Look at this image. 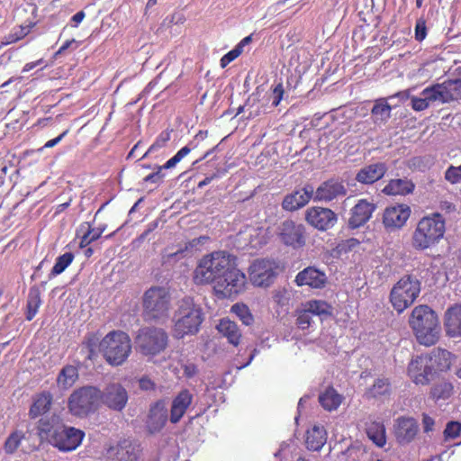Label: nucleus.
<instances>
[{
  "mask_svg": "<svg viewBox=\"0 0 461 461\" xmlns=\"http://www.w3.org/2000/svg\"><path fill=\"white\" fill-rule=\"evenodd\" d=\"M453 355L441 348L411 358L407 366V375L416 385H428L440 373L452 366Z\"/></svg>",
  "mask_w": 461,
  "mask_h": 461,
  "instance_id": "1",
  "label": "nucleus"
},
{
  "mask_svg": "<svg viewBox=\"0 0 461 461\" xmlns=\"http://www.w3.org/2000/svg\"><path fill=\"white\" fill-rule=\"evenodd\" d=\"M455 71L458 78L447 79L427 86L421 91L420 97L411 96V108L416 112H421L436 102L447 104L461 100V66Z\"/></svg>",
  "mask_w": 461,
  "mask_h": 461,
  "instance_id": "2",
  "label": "nucleus"
},
{
  "mask_svg": "<svg viewBox=\"0 0 461 461\" xmlns=\"http://www.w3.org/2000/svg\"><path fill=\"white\" fill-rule=\"evenodd\" d=\"M409 324L420 345L430 347L438 341L441 331L438 317L429 306H415L410 315Z\"/></svg>",
  "mask_w": 461,
  "mask_h": 461,
  "instance_id": "3",
  "label": "nucleus"
},
{
  "mask_svg": "<svg viewBox=\"0 0 461 461\" xmlns=\"http://www.w3.org/2000/svg\"><path fill=\"white\" fill-rule=\"evenodd\" d=\"M233 255L225 250H215L203 255L196 263L192 280L197 286L215 285L217 280L228 269Z\"/></svg>",
  "mask_w": 461,
  "mask_h": 461,
  "instance_id": "4",
  "label": "nucleus"
},
{
  "mask_svg": "<svg viewBox=\"0 0 461 461\" xmlns=\"http://www.w3.org/2000/svg\"><path fill=\"white\" fill-rule=\"evenodd\" d=\"M446 221L435 212L422 217L417 223L411 236V246L416 250H425L438 244L444 237Z\"/></svg>",
  "mask_w": 461,
  "mask_h": 461,
  "instance_id": "5",
  "label": "nucleus"
},
{
  "mask_svg": "<svg viewBox=\"0 0 461 461\" xmlns=\"http://www.w3.org/2000/svg\"><path fill=\"white\" fill-rule=\"evenodd\" d=\"M203 312L202 307L195 303L194 298L184 297L178 304L174 316V334L182 339L186 335L196 334L202 322Z\"/></svg>",
  "mask_w": 461,
  "mask_h": 461,
  "instance_id": "6",
  "label": "nucleus"
},
{
  "mask_svg": "<svg viewBox=\"0 0 461 461\" xmlns=\"http://www.w3.org/2000/svg\"><path fill=\"white\" fill-rule=\"evenodd\" d=\"M130 336L122 330H112L100 341L99 349L105 361L113 366L122 365L131 353Z\"/></svg>",
  "mask_w": 461,
  "mask_h": 461,
  "instance_id": "7",
  "label": "nucleus"
},
{
  "mask_svg": "<svg viewBox=\"0 0 461 461\" xmlns=\"http://www.w3.org/2000/svg\"><path fill=\"white\" fill-rule=\"evenodd\" d=\"M247 285L246 275L238 268L236 258L233 257L217 283L212 287L213 294L220 299L232 298L243 293Z\"/></svg>",
  "mask_w": 461,
  "mask_h": 461,
  "instance_id": "8",
  "label": "nucleus"
},
{
  "mask_svg": "<svg viewBox=\"0 0 461 461\" xmlns=\"http://www.w3.org/2000/svg\"><path fill=\"white\" fill-rule=\"evenodd\" d=\"M101 402V390L86 385L76 389L68 399L69 412L77 418H86L94 413Z\"/></svg>",
  "mask_w": 461,
  "mask_h": 461,
  "instance_id": "9",
  "label": "nucleus"
},
{
  "mask_svg": "<svg viewBox=\"0 0 461 461\" xmlns=\"http://www.w3.org/2000/svg\"><path fill=\"white\" fill-rule=\"evenodd\" d=\"M420 293V280L413 276L406 275L391 289L389 301L397 313L401 314L413 304Z\"/></svg>",
  "mask_w": 461,
  "mask_h": 461,
  "instance_id": "10",
  "label": "nucleus"
},
{
  "mask_svg": "<svg viewBox=\"0 0 461 461\" xmlns=\"http://www.w3.org/2000/svg\"><path fill=\"white\" fill-rule=\"evenodd\" d=\"M168 346L167 331L158 327H143L135 338L136 349L143 356L153 357L166 350Z\"/></svg>",
  "mask_w": 461,
  "mask_h": 461,
  "instance_id": "11",
  "label": "nucleus"
},
{
  "mask_svg": "<svg viewBox=\"0 0 461 461\" xmlns=\"http://www.w3.org/2000/svg\"><path fill=\"white\" fill-rule=\"evenodd\" d=\"M169 290L154 285L146 290L142 296L143 315L147 320H159L166 317L170 308Z\"/></svg>",
  "mask_w": 461,
  "mask_h": 461,
  "instance_id": "12",
  "label": "nucleus"
},
{
  "mask_svg": "<svg viewBox=\"0 0 461 461\" xmlns=\"http://www.w3.org/2000/svg\"><path fill=\"white\" fill-rule=\"evenodd\" d=\"M280 271L278 262L274 259H256L249 268L251 283L255 286L267 287L271 285Z\"/></svg>",
  "mask_w": 461,
  "mask_h": 461,
  "instance_id": "13",
  "label": "nucleus"
},
{
  "mask_svg": "<svg viewBox=\"0 0 461 461\" xmlns=\"http://www.w3.org/2000/svg\"><path fill=\"white\" fill-rule=\"evenodd\" d=\"M331 314V306L322 300H310L296 310V325L301 330H307L312 323V316H329Z\"/></svg>",
  "mask_w": 461,
  "mask_h": 461,
  "instance_id": "14",
  "label": "nucleus"
},
{
  "mask_svg": "<svg viewBox=\"0 0 461 461\" xmlns=\"http://www.w3.org/2000/svg\"><path fill=\"white\" fill-rule=\"evenodd\" d=\"M85 436L82 429L63 423L55 437L50 439V445L59 451L71 452L81 445Z\"/></svg>",
  "mask_w": 461,
  "mask_h": 461,
  "instance_id": "15",
  "label": "nucleus"
},
{
  "mask_svg": "<svg viewBox=\"0 0 461 461\" xmlns=\"http://www.w3.org/2000/svg\"><path fill=\"white\" fill-rule=\"evenodd\" d=\"M280 240L293 249L303 248L306 243L305 228L292 220H286L278 228Z\"/></svg>",
  "mask_w": 461,
  "mask_h": 461,
  "instance_id": "16",
  "label": "nucleus"
},
{
  "mask_svg": "<svg viewBox=\"0 0 461 461\" xmlns=\"http://www.w3.org/2000/svg\"><path fill=\"white\" fill-rule=\"evenodd\" d=\"M411 208L404 203L388 206L383 212L382 222L387 231L401 230L411 216Z\"/></svg>",
  "mask_w": 461,
  "mask_h": 461,
  "instance_id": "17",
  "label": "nucleus"
},
{
  "mask_svg": "<svg viewBox=\"0 0 461 461\" xmlns=\"http://www.w3.org/2000/svg\"><path fill=\"white\" fill-rule=\"evenodd\" d=\"M419 430L418 421L413 417L400 416L394 421V437L401 445H406L413 441Z\"/></svg>",
  "mask_w": 461,
  "mask_h": 461,
  "instance_id": "18",
  "label": "nucleus"
},
{
  "mask_svg": "<svg viewBox=\"0 0 461 461\" xmlns=\"http://www.w3.org/2000/svg\"><path fill=\"white\" fill-rule=\"evenodd\" d=\"M101 402L109 409L121 411L128 402V393L120 384H111L101 391Z\"/></svg>",
  "mask_w": 461,
  "mask_h": 461,
  "instance_id": "19",
  "label": "nucleus"
},
{
  "mask_svg": "<svg viewBox=\"0 0 461 461\" xmlns=\"http://www.w3.org/2000/svg\"><path fill=\"white\" fill-rule=\"evenodd\" d=\"M305 220L314 228L320 230H326L336 223L337 216L330 209L314 206L307 209Z\"/></svg>",
  "mask_w": 461,
  "mask_h": 461,
  "instance_id": "20",
  "label": "nucleus"
},
{
  "mask_svg": "<svg viewBox=\"0 0 461 461\" xmlns=\"http://www.w3.org/2000/svg\"><path fill=\"white\" fill-rule=\"evenodd\" d=\"M314 188L312 185H305L302 189L285 196L282 207L285 211L294 212L305 206L312 198Z\"/></svg>",
  "mask_w": 461,
  "mask_h": 461,
  "instance_id": "21",
  "label": "nucleus"
},
{
  "mask_svg": "<svg viewBox=\"0 0 461 461\" xmlns=\"http://www.w3.org/2000/svg\"><path fill=\"white\" fill-rule=\"evenodd\" d=\"M196 146L190 142L188 145L180 149L170 159H168L163 166H158L157 171L152 172L143 178L145 183L158 184L163 181L165 175L162 173L163 169H169L176 167L185 156H187L192 149Z\"/></svg>",
  "mask_w": 461,
  "mask_h": 461,
  "instance_id": "22",
  "label": "nucleus"
},
{
  "mask_svg": "<svg viewBox=\"0 0 461 461\" xmlns=\"http://www.w3.org/2000/svg\"><path fill=\"white\" fill-rule=\"evenodd\" d=\"M294 282L298 286L307 285L312 288L321 289L327 283V276L324 272L314 267H308L296 275Z\"/></svg>",
  "mask_w": 461,
  "mask_h": 461,
  "instance_id": "23",
  "label": "nucleus"
},
{
  "mask_svg": "<svg viewBox=\"0 0 461 461\" xmlns=\"http://www.w3.org/2000/svg\"><path fill=\"white\" fill-rule=\"evenodd\" d=\"M167 420V409L163 400L156 402L150 406L147 419V428L150 433L160 431Z\"/></svg>",
  "mask_w": 461,
  "mask_h": 461,
  "instance_id": "24",
  "label": "nucleus"
},
{
  "mask_svg": "<svg viewBox=\"0 0 461 461\" xmlns=\"http://www.w3.org/2000/svg\"><path fill=\"white\" fill-rule=\"evenodd\" d=\"M63 420L57 414L45 415L37 422L36 430L38 436L41 439L47 440L50 444V439L53 438L61 429Z\"/></svg>",
  "mask_w": 461,
  "mask_h": 461,
  "instance_id": "25",
  "label": "nucleus"
},
{
  "mask_svg": "<svg viewBox=\"0 0 461 461\" xmlns=\"http://www.w3.org/2000/svg\"><path fill=\"white\" fill-rule=\"evenodd\" d=\"M347 193L343 184L335 179H329L323 182L313 193L314 200L330 202Z\"/></svg>",
  "mask_w": 461,
  "mask_h": 461,
  "instance_id": "26",
  "label": "nucleus"
},
{
  "mask_svg": "<svg viewBox=\"0 0 461 461\" xmlns=\"http://www.w3.org/2000/svg\"><path fill=\"white\" fill-rule=\"evenodd\" d=\"M53 404V395L49 391H42L36 393L32 397V402L30 406L28 415L30 419L34 420L39 417L45 416L48 413Z\"/></svg>",
  "mask_w": 461,
  "mask_h": 461,
  "instance_id": "27",
  "label": "nucleus"
},
{
  "mask_svg": "<svg viewBox=\"0 0 461 461\" xmlns=\"http://www.w3.org/2000/svg\"><path fill=\"white\" fill-rule=\"evenodd\" d=\"M192 401L193 395L187 389H184L177 393L172 401L170 409L169 420L172 423L176 424L183 418Z\"/></svg>",
  "mask_w": 461,
  "mask_h": 461,
  "instance_id": "28",
  "label": "nucleus"
},
{
  "mask_svg": "<svg viewBox=\"0 0 461 461\" xmlns=\"http://www.w3.org/2000/svg\"><path fill=\"white\" fill-rule=\"evenodd\" d=\"M375 205L367 202L365 199L359 202L353 207L351 217L349 218V224L352 228H358L369 221Z\"/></svg>",
  "mask_w": 461,
  "mask_h": 461,
  "instance_id": "29",
  "label": "nucleus"
},
{
  "mask_svg": "<svg viewBox=\"0 0 461 461\" xmlns=\"http://www.w3.org/2000/svg\"><path fill=\"white\" fill-rule=\"evenodd\" d=\"M444 326L448 337H461V304H455L446 311Z\"/></svg>",
  "mask_w": 461,
  "mask_h": 461,
  "instance_id": "30",
  "label": "nucleus"
},
{
  "mask_svg": "<svg viewBox=\"0 0 461 461\" xmlns=\"http://www.w3.org/2000/svg\"><path fill=\"white\" fill-rule=\"evenodd\" d=\"M384 163H375L361 168L356 176V180L361 184L371 185L380 180L386 173Z\"/></svg>",
  "mask_w": 461,
  "mask_h": 461,
  "instance_id": "31",
  "label": "nucleus"
},
{
  "mask_svg": "<svg viewBox=\"0 0 461 461\" xmlns=\"http://www.w3.org/2000/svg\"><path fill=\"white\" fill-rule=\"evenodd\" d=\"M216 329L222 337L227 339L230 345L238 347L240 344L242 333L235 321L228 318L221 319Z\"/></svg>",
  "mask_w": 461,
  "mask_h": 461,
  "instance_id": "32",
  "label": "nucleus"
},
{
  "mask_svg": "<svg viewBox=\"0 0 461 461\" xmlns=\"http://www.w3.org/2000/svg\"><path fill=\"white\" fill-rule=\"evenodd\" d=\"M365 429L368 438L378 447L386 444L385 427L382 420L369 419L365 423Z\"/></svg>",
  "mask_w": 461,
  "mask_h": 461,
  "instance_id": "33",
  "label": "nucleus"
},
{
  "mask_svg": "<svg viewBox=\"0 0 461 461\" xmlns=\"http://www.w3.org/2000/svg\"><path fill=\"white\" fill-rule=\"evenodd\" d=\"M415 185L407 178L391 179L384 187L383 193L387 195H407L411 194Z\"/></svg>",
  "mask_w": 461,
  "mask_h": 461,
  "instance_id": "34",
  "label": "nucleus"
},
{
  "mask_svg": "<svg viewBox=\"0 0 461 461\" xmlns=\"http://www.w3.org/2000/svg\"><path fill=\"white\" fill-rule=\"evenodd\" d=\"M343 400L342 395L338 393V392L333 387H328L323 393L319 395V402L320 404L329 411L337 410L339 406L341 404Z\"/></svg>",
  "mask_w": 461,
  "mask_h": 461,
  "instance_id": "35",
  "label": "nucleus"
},
{
  "mask_svg": "<svg viewBox=\"0 0 461 461\" xmlns=\"http://www.w3.org/2000/svg\"><path fill=\"white\" fill-rule=\"evenodd\" d=\"M77 379V368L72 365H67L59 373L57 377V384L59 387L67 390L72 387Z\"/></svg>",
  "mask_w": 461,
  "mask_h": 461,
  "instance_id": "36",
  "label": "nucleus"
},
{
  "mask_svg": "<svg viewBox=\"0 0 461 461\" xmlns=\"http://www.w3.org/2000/svg\"><path fill=\"white\" fill-rule=\"evenodd\" d=\"M325 442L326 433L322 429L314 426L312 429L307 431L305 444L309 450H320Z\"/></svg>",
  "mask_w": 461,
  "mask_h": 461,
  "instance_id": "37",
  "label": "nucleus"
},
{
  "mask_svg": "<svg viewBox=\"0 0 461 461\" xmlns=\"http://www.w3.org/2000/svg\"><path fill=\"white\" fill-rule=\"evenodd\" d=\"M391 393V383L387 378L376 379L373 385L366 391L368 398H378L381 396L388 395Z\"/></svg>",
  "mask_w": 461,
  "mask_h": 461,
  "instance_id": "38",
  "label": "nucleus"
},
{
  "mask_svg": "<svg viewBox=\"0 0 461 461\" xmlns=\"http://www.w3.org/2000/svg\"><path fill=\"white\" fill-rule=\"evenodd\" d=\"M41 303V293L37 287H32L30 289L28 299H27V312L26 320L32 321L36 315L40 305Z\"/></svg>",
  "mask_w": 461,
  "mask_h": 461,
  "instance_id": "39",
  "label": "nucleus"
},
{
  "mask_svg": "<svg viewBox=\"0 0 461 461\" xmlns=\"http://www.w3.org/2000/svg\"><path fill=\"white\" fill-rule=\"evenodd\" d=\"M391 110V105L387 103L386 99L380 98L376 100L375 105L371 110V114L374 119V122H376L378 121H386L390 117Z\"/></svg>",
  "mask_w": 461,
  "mask_h": 461,
  "instance_id": "40",
  "label": "nucleus"
},
{
  "mask_svg": "<svg viewBox=\"0 0 461 461\" xmlns=\"http://www.w3.org/2000/svg\"><path fill=\"white\" fill-rule=\"evenodd\" d=\"M34 25V23H30L25 25L14 27L6 36H5V41H3V44H12L23 40L31 32Z\"/></svg>",
  "mask_w": 461,
  "mask_h": 461,
  "instance_id": "41",
  "label": "nucleus"
},
{
  "mask_svg": "<svg viewBox=\"0 0 461 461\" xmlns=\"http://www.w3.org/2000/svg\"><path fill=\"white\" fill-rule=\"evenodd\" d=\"M454 386L449 382H441L431 387L429 395L434 401L447 400L453 394Z\"/></svg>",
  "mask_w": 461,
  "mask_h": 461,
  "instance_id": "42",
  "label": "nucleus"
},
{
  "mask_svg": "<svg viewBox=\"0 0 461 461\" xmlns=\"http://www.w3.org/2000/svg\"><path fill=\"white\" fill-rule=\"evenodd\" d=\"M74 254L72 252H66L56 258V262L50 270V276H56L63 273L66 268L73 262Z\"/></svg>",
  "mask_w": 461,
  "mask_h": 461,
  "instance_id": "43",
  "label": "nucleus"
},
{
  "mask_svg": "<svg viewBox=\"0 0 461 461\" xmlns=\"http://www.w3.org/2000/svg\"><path fill=\"white\" fill-rule=\"evenodd\" d=\"M230 312L238 316V318L246 326H250L254 322V317L249 308L245 303H235L231 306Z\"/></svg>",
  "mask_w": 461,
  "mask_h": 461,
  "instance_id": "44",
  "label": "nucleus"
},
{
  "mask_svg": "<svg viewBox=\"0 0 461 461\" xmlns=\"http://www.w3.org/2000/svg\"><path fill=\"white\" fill-rule=\"evenodd\" d=\"M24 438V433L22 430L13 431L5 439L4 449L6 454H14L21 445L22 440Z\"/></svg>",
  "mask_w": 461,
  "mask_h": 461,
  "instance_id": "45",
  "label": "nucleus"
},
{
  "mask_svg": "<svg viewBox=\"0 0 461 461\" xmlns=\"http://www.w3.org/2000/svg\"><path fill=\"white\" fill-rule=\"evenodd\" d=\"M171 131L172 130H165L161 131L158 136L156 138L153 144L149 148V149L146 151V153L143 155V158L147 157L148 154L151 153L152 151L161 149L166 146L167 141H169L171 138Z\"/></svg>",
  "mask_w": 461,
  "mask_h": 461,
  "instance_id": "46",
  "label": "nucleus"
},
{
  "mask_svg": "<svg viewBox=\"0 0 461 461\" xmlns=\"http://www.w3.org/2000/svg\"><path fill=\"white\" fill-rule=\"evenodd\" d=\"M274 303L279 307L288 306L291 301V291L286 288H280L274 292Z\"/></svg>",
  "mask_w": 461,
  "mask_h": 461,
  "instance_id": "47",
  "label": "nucleus"
},
{
  "mask_svg": "<svg viewBox=\"0 0 461 461\" xmlns=\"http://www.w3.org/2000/svg\"><path fill=\"white\" fill-rule=\"evenodd\" d=\"M88 225L86 232L80 238L79 248L84 249L86 248L92 242L97 240L102 236V230L98 232H94V228L88 222H86Z\"/></svg>",
  "mask_w": 461,
  "mask_h": 461,
  "instance_id": "48",
  "label": "nucleus"
},
{
  "mask_svg": "<svg viewBox=\"0 0 461 461\" xmlns=\"http://www.w3.org/2000/svg\"><path fill=\"white\" fill-rule=\"evenodd\" d=\"M445 179L452 185L461 182V165L449 166L445 172Z\"/></svg>",
  "mask_w": 461,
  "mask_h": 461,
  "instance_id": "49",
  "label": "nucleus"
},
{
  "mask_svg": "<svg viewBox=\"0 0 461 461\" xmlns=\"http://www.w3.org/2000/svg\"><path fill=\"white\" fill-rule=\"evenodd\" d=\"M461 432V423L458 421H449L447 423L444 430L445 439L456 438Z\"/></svg>",
  "mask_w": 461,
  "mask_h": 461,
  "instance_id": "50",
  "label": "nucleus"
},
{
  "mask_svg": "<svg viewBox=\"0 0 461 461\" xmlns=\"http://www.w3.org/2000/svg\"><path fill=\"white\" fill-rule=\"evenodd\" d=\"M99 343L100 341L95 334H92L86 339L84 345L88 349L89 359H93L96 356V348L97 347L99 348Z\"/></svg>",
  "mask_w": 461,
  "mask_h": 461,
  "instance_id": "51",
  "label": "nucleus"
},
{
  "mask_svg": "<svg viewBox=\"0 0 461 461\" xmlns=\"http://www.w3.org/2000/svg\"><path fill=\"white\" fill-rule=\"evenodd\" d=\"M242 53L240 46H236L233 50L222 56L220 60L221 67L223 68L227 67L231 61L236 59Z\"/></svg>",
  "mask_w": 461,
  "mask_h": 461,
  "instance_id": "52",
  "label": "nucleus"
},
{
  "mask_svg": "<svg viewBox=\"0 0 461 461\" xmlns=\"http://www.w3.org/2000/svg\"><path fill=\"white\" fill-rule=\"evenodd\" d=\"M427 36L426 21L423 18L417 20L415 24V40L422 41Z\"/></svg>",
  "mask_w": 461,
  "mask_h": 461,
  "instance_id": "53",
  "label": "nucleus"
},
{
  "mask_svg": "<svg viewBox=\"0 0 461 461\" xmlns=\"http://www.w3.org/2000/svg\"><path fill=\"white\" fill-rule=\"evenodd\" d=\"M285 94L284 86L282 83L277 84L273 89V106L276 107L283 99Z\"/></svg>",
  "mask_w": 461,
  "mask_h": 461,
  "instance_id": "54",
  "label": "nucleus"
},
{
  "mask_svg": "<svg viewBox=\"0 0 461 461\" xmlns=\"http://www.w3.org/2000/svg\"><path fill=\"white\" fill-rule=\"evenodd\" d=\"M422 427L425 433H429L434 429L435 420L427 413H422Z\"/></svg>",
  "mask_w": 461,
  "mask_h": 461,
  "instance_id": "55",
  "label": "nucleus"
},
{
  "mask_svg": "<svg viewBox=\"0 0 461 461\" xmlns=\"http://www.w3.org/2000/svg\"><path fill=\"white\" fill-rule=\"evenodd\" d=\"M10 166V161H6L5 158H0V186H2L5 183L7 175V170Z\"/></svg>",
  "mask_w": 461,
  "mask_h": 461,
  "instance_id": "56",
  "label": "nucleus"
},
{
  "mask_svg": "<svg viewBox=\"0 0 461 461\" xmlns=\"http://www.w3.org/2000/svg\"><path fill=\"white\" fill-rule=\"evenodd\" d=\"M139 385L140 388L144 391H152L156 389V384L147 376L139 380Z\"/></svg>",
  "mask_w": 461,
  "mask_h": 461,
  "instance_id": "57",
  "label": "nucleus"
},
{
  "mask_svg": "<svg viewBox=\"0 0 461 461\" xmlns=\"http://www.w3.org/2000/svg\"><path fill=\"white\" fill-rule=\"evenodd\" d=\"M68 131H69V130L68 129V130L64 131L61 134H59L58 137L48 140L44 144L43 148H45V149L53 148L54 146H56L58 143H59L62 140V139L68 133Z\"/></svg>",
  "mask_w": 461,
  "mask_h": 461,
  "instance_id": "58",
  "label": "nucleus"
},
{
  "mask_svg": "<svg viewBox=\"0 0 461 461\" xmlns=\"http://www.w3.org/2000/svg\"><path fill=\"white\" fill-rule=\"evenodd\" d=\"M157 227V224L156 223H153L152 225H149V227L144 231L142 232L134 241L133 243H141L143 242L147 237L149 236V234L154 230V229Z\"/></svg>",
  "mask_w": 461,
  "mask_h": 461,
  "instance_id": "59",
  "label": "nucleus"
},
{
  "mask_svg": "<svg viewBox=\"0 0 461 461\" xmlns=\"http://www.w3.org/2000/svg\"><path fill=\"white\" fill-rule=\"evenodd\" d=\"M75 42V40L72 39V40H68L66 41L60 47L59 49L57 50V52L55 53V56H59V55H61L62 53L65 52V50H67L72 43Z\"/></svg>",
  "mask_w": 461,
  "mask_h": 461,
  "instance_id": "60",
  "label": "nucleus"
},
{
  "mask_svg": "<svg viewBox=\"0 0 461 461\" xmlns=\"http://www.w3.org/2000/svg\"><path fill=\"white\" fill-rule=\"evenodd\" d=\"M84 18L85 13L83 11H79L72 16V21L76 23H79L83 21Z\"/></svg>",
  "mask_w": 461,
  "mask_h": 461,
  "instance_id": "61",
  "label": "nucleus"
},
{
  "mask_svg": "<svg viewBox=\"0 0 461 461\" xmlns=\"http://www.w3.org/2000/svg\"><path fill=\"white\" fill-rule=\"evenodd\" d=\"M40 63V61H37V62H30V63H27L25 64V66L23 67V72H28L30 70H32V68H34L38 64Z\"/></svg>",
  "mask_w": 461,
  "mask_h": 461,
  "instance_id": "62",
  "label": "nucleus"
},
{
  "mask_svg": "<svg viewBox=\"0 0 461 461\" xmlns=\"http://www.w3.org/2000/svg\"><path fill=\"white\" fill-rule=\"evenodd\" d=\"M251 40H252V36L249 35V36L243 38L237 46H240V50H243V47L245 45L249 44L251 41Z\"/></svg>",
  "mask_w": 461,
  "mask_h": 461,
  "instance_id": "63",
  "label": "nucleus"
},
{
  "mask_svg": "<svg viewBox=\"0 0 461 461\" xmlns=\"http://www.w3.org/2000/svg\"><path fill=\"white\" fill-rule=\"evenodd\" d=\"M347 244L349 249H352L359 245V241L357 239L352 238L347 240Z\"/></svg>",
  "mask_w": 461,
  "mask_h": 461,
  "instance_id": "64",
  "label": "nucleus"
}]
</instances>
